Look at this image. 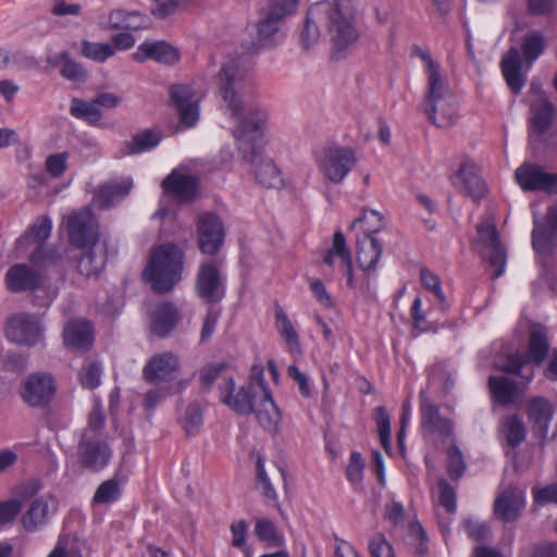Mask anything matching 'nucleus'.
I'll return each instance as SVG.
<instances>
[{
  "label": "nucleus",
  "instance_id": "6e6552de",
  "mask_svg": "<svg viewBox=\"0 0 557 557\" xmlns=\"http://www.w3.org/2000/svg\"><path fill=\"white\" fill-rule=\"evenodd\" d=\"M220 268L221 263L218 260L202 262L199 265L196 290L198 297L207 305H215L225 296V278Z\"/></svg>",
  "mask_w": 557,
  "mask_h": 557
},
{
  "label": "nucleus",
  "instance_id": "a211bd4d",
  "mask_svg": "<svg viewBox=\"0 0 557 557\" xmlns=\"http://www.w3.org/2000/svg\"><path fill=\"white\" fill-rule=\"evenodd\" d=\"M515 176L523 190H544L548 194H557V173H546L536 164H522L516 170Z\"/></svg>",
  "mask_w": 557,
  "mask_h": 557
},
{
  "label": "nucleus",
  "instance_id": "37998d69",
  "mask_svg": "<svg viewBox=\"0 0 557 557\" xmlns=\"http://www.w3.org/2000/svg\"><path fill=\"white\" fill-rule=\"evenodd\" d=\"M122 495V486L117 479L112 478L103 481L97 487L94 496L92 504L94 505H104V504H113L121 498Z\"/></svg>",
  "mask_w": 557,
  "mask_h": 557
},
{
  "label": "nucleus",
  "instance_id": "c85d7f7f",
  "mask_svg": "<svg viewBox=\"0 0 557 557\" xmlns=\"http://www.w3.org/2000/svg\"><path fill=\"white\" fill-rule=\"evenodd\" d=\"M521 57L516 48H510L503 57L500 67L504 78L510 90L518 95L524 86V78L521 73Z\"/></svg>",
  "mask_w": 557,
  "mask_h": 557
},
{
  "label": "nucleus",
  "instance_id": "a878e982",
  "mask_svg": "<svg viewBox=\"0 0 557 557\" xmlns=\"http://www.w3.org/2000/svg\"><path fill=\"white\" fill-rule=\"evenodd\" d=\"M178 368V359L171 352H163L153 356L144 367V379L149 383L166 381L173 376Z\"/></svg>",
  "mask_w": 557,
  "mask_h": 557
},
{
  "label": "nucleus",
  "instance_id": "4d7b16f0",
  "mask_svg": "<svg viewBox=\"0 0 557 557\" xmlns=\"http://www.w3.org/2000/svg\"><path fill=\"white\" fill-rule=\"evenodd\" d=\"M82 54L97 62H104L114 54V48L110 44L83 41Z\"/></svg>",
  "mask_w": 557,
  "mask_h": 557
},
{
  "label": "nucleus",
  "instance_id": "69168bd1",
  "mask_svg": "<svg viewBox=\"0 0 557 557\" xmlns=\"http://www.w3.org/2000/svg\"><path fill=\"white\" fill-rule=\"evenodd\" d=\"M247 386L250 389L258 392L260 396L271 393L264 380V368L261 363H255L251 366Z\"/></svg>",
  "mask_w": 557,
  "mask_h": 557
},
{
  "label": "nucleus",
  "instance_id": "6ab92c4d",
  "mask_svg": "<svg viewBox=\"0 0 557 557\" xmlns=\"http://www.w3.org/2000/svg\"><path fill=\"white\" fill-rule=\"evenodd\" d=\"M533 224V249L537 253H549L557 233V211H546L543 216L539 211H534Z\"/></svg>",
  "mask_w": 557,
  "mask_h": 557
},
{
  "label": "nucleus",
  "instance_id": "bb28decb",
  "mask_svg": "<svg viewBox=\"0 0 557 557\" xmlns=\"http://www.w3.org/2000/svg\"><path fill=\"white\" fill-rule=\"evenodd\" d=\"M531 127L533 132L542 135L552 126L555 116V107L541 90H536V98L531 102Z\"/></svg>",
  "mask_w": 557,
  "mask_h": 557
},
{
  "label": "nucleus",
  "instance_id": "423d86ee",
  "mask_svg": "<svg viewBox=\"0 0 557 557\" xmlns=\"http://www.w3.org/2000/svg\"><path fill=\"white\" fill-rule=\"evenodd\" d=\"M4 334L8 341L33 347L44 342V326L35 314L18 312L12 314L5 323Z\"/></svg>",
  "mask_w": 557,
  "mask_h": 557
},
{
  "label": "nucleus",
  "instance_id": "58836bf2",
  "mask_svg": "<svg viewBox=\"0 0 557 557\" xmlns=\"http://www.w3.org/2000/svg\"><path fill=\"white\" fill-rule=\"evenodd\" d=\"M405 544L413 550L418 557H425L428 554V534L419 521L408 524L404 536Z\"/></svg>",
  "mask_w": 557,
  "mask_h": 557
},
{
  "label": "nucleus",
  "instance_id": "338daca9",
  "mask_svg": "<svg viewBox=\"0 0 557 557\" xmlns=\"http://www.w3.org/2000/svg\"><path fill=\"white\" fill-rule=\"evenodd\" d=\"M257 30L258 41L264 45L267 40H270L280 30V23L265 14L257 24Z\"/></svg>",
  "mask_w": 557,
  "mask_h": 557
},
{
  "label": "nucleus",
  "instance_id": "f704fd0d",
  "mask_svg": "<svg viewBox=\"0 0 557 557\" xmlns=\"http://www.w3.org/2000/svg\"><path fill=\"white\" fill-rule=\"evenodd\" d=\"M149 18L139 11L115 9L109 13L108 23L111 29L138 30L146 28Z\"/></svg>",
  "mask_w": 557,
  "mask_h": 557
},
{
  "label": "nucleus",
  "instance_id": "a18cd8bd",
  "mask_svg": "<svg viewBox=\"0 0 557 557\" xmlns=\"http://www.w3.org/2000/svg\"><path fill=\"white\" fill-rule=\"evenodd\" d=\"M70 112L74 117L85 120L89 124H97L101 120V111L95 100L88 102L79 98H73Z\"/></svg>",
  "mask_w": 557,
  "mask_h": 557
},
{
  "label": "nucleus",
  "instance_id": "a19ab883",
  "mask_svg": "<svg viewBox=\"0 0 557 557\" xmlns=\"http://www.w3.org/2000/svg\"><path fill=\"white\" fill-rule=\"evenodd\" d=\"M549 351V343L543 331L535 330L530 333L528 352L525 355L529 362L537 366L546 359Z\"/></svg>",
  "mask_w": 557,
  "mask_h": 557
},
{
  "label": "nucleus",
  "instance_id": "1a4fd4ad",
  "mask_svg": "<svg viewBox=\"0 0 557 557\" xmlns=\"http://www.w3.org/2000/svg\"><path fill=\"white\" fill-rule=\"evenodd\" d=\"M420 429L423 438L444 443L454 435V421L441 413L440 406L423 400L420 404Z\"/></svg>",
  "mask_w": 557,
  "mask_h": 557
},
{
  "label": "nucleus",
  "instance_id": "e2e57ef3",
  "mask_svg": "<svg viewBox=\"0 0 557 557\" xmlns=\"http://www.w3.org/2000/svg\"><path fill=\"white\" fill-rule=\"evenodd\" d=\"M463 527L468 537L476 542L485 541L491 533L488 523L476 520L474 518L466 519Z\"/></svg>",
  "mask_w": 557,
  "mask_h": 557
},
{
  "label": "nucleus",
  "instance_id": "5701e85b",
  "mask_svg": "<svg viewBox=\"0 0 557 557\" xmlns=\"http://www.w3.org/2000/svg\"><path fill=\"white\" fill-rule=\"evenodd\" d=\"M525 505V494L518 487L505 488L494 503V515L504 522L516 521Z\"/></svg>",
  "mask_w": 557,
  "mask_h": 557
},
{
  "label": "nucleus",
  "instance_id": "7c9ffc66",
  "mask_svg": "<svg viewBox=\"0 0 557 557\" xmlns=\"http://www.w3.org/2000/svg\"><path fill=\"white\" fill-rule=\"evenodd\" d=\"M256 417L260 425L269 431L276 432L281 421V411L276 406L272 394L261 395L258 399V406L255 408Z\"/></svg>",
  "mask_w": 557,
  "mask_h": 557
},
{
  "label": "nucleus",
  "instance_id": "864d4df0",
  "mask_svg": "<svg viewBox=\"0 0 557 557\" xmlns=\"http://www.w3.org/2000/svg\"><path fill=\"white\" fill-rule=\"evenodd\" d=\"M363 214L361 218L355 221L366 234V237L374 236V234L379 233L385 225V216L381 211H362Z\"/></svg>",
  "mask_w": 557,
  "mask_h": 557
},
{
  "label": "nucleus",
  "instance_id": "e433bc0d",
  "mask_svg": "<svg viewBox=\"0 0 557 557\" xmlns=\"http://www.w3.org/2000/svg\"><path fill=\"white\" fill-rule=\"evenodd\" d=\"M256 488L260 492L267 506L281 509L278 495L265 471L264 458L258 454L256 461Z\"/></svg>",
  "mask_w": 557,
  "mask_h": 557
},
{
  "label": "nucleus",
  "instance_id": "bf43d9fd",
  "mask_svg": "<svg viewBox=\"0 0 557 557\" xmlns=\"http://www.w3.org/2000/svg\"><path fill=\"white\" fill-rule=\"evenodd\" d=\"M222 309L220 307H215L214 305H210L202 322V326L200 330V342H208L218 325V322L221 318Z\"/></svg>",
  "mask_w": 557,
  "mask_h": 557
},
{
  "label": "nucleus",
  "instance_id": "49530a36",
  "mask_svg": "<svg viewBox=\"0 0 557 557\" xmlns=\"http://www.w3.org/2000/svg\"><path fill=\"white\" fill-rule=\"evenodd\" d=\"M255 534L259 541L278 546L283 543V536L274 522L267 518H259L255 522Z\"/></svg>",
  "mask_w": 557,
  "mask_h": 557
},
{
  "label": "nucleus",
  "instance_id": "13d9d810",
  "mask_svg": "<svg viewBox=\"0 0 557 557\" xmlns=\"http://www.w3.org/2000/svg\"><path fill=\"white\" fill-rule=\"evenodd\" d=\"M60 258L58 251L53 248H48L45 245H37L29 256V261L35 267L45 268L57 262Z\"/></svg>",
  "mask_w": 557,
  "mask_h": 557
},
{
  "label": "nucleus",
  "instance_id": "cd10ccee",
  "mask_svg": "<svg viewBox=\"0 0 557 557\" xmlns=\"http://www.w3.org/2000/svg\"><path fill=\"white\" fill-rule=\"evenodd\" d=\"M132 187V178L110 181L108 183L101 184L97 188L94 199L100 207L116 206L121 200L128 196Z\"/></svg>",
  "mask_w": 557,
  "mask_h": 557
},
{
  "label": "nucleus",
  "instance_id": "dca6fc26",
  "mask_svg": "<svg viewBox=\"0 0 557 557\" xmlns=\"http://www.w3.org/2000/svg\"><path fill=\"white\" fill-rule=\"evenodd\" d=\"M336 259L339 261V267L343 271V274L346 276L347 286L351 289H358L364 293L367 288L358 286L357 282L355 281L351 252L347 246L345 235L341 230L334 233L332 246L323 256V263L329 267H333Z\"/></svg>",
  "mask_w": 557,
  "mask_h": 557
},
{
  "label": "nucleus",
  "instance_id": "ddd939ff",
  "mask_svg": "<svg viewBox=\"0 0 557 557\" xmlns=\"http://www.w3.org/2000/svg\"><path fill=\"white\" fill-rule=\"evenodd\" d=\"M54 377L49 373H32L21 387L22 399L30 407L42 408L51 403L55 395Z\"/></svg>",
  "mask_w": 557,
  "mask_h": 557
},
{
  "label": "nucleus",
  "instance_id": "20e7f679",
  "mask_svg": "<svg viewBox=\"0 0 557 557\" xmlns=\"http://www.w3.org/2000/svg\"><path fill=\"white\" fill-rule=\"evenodd\" d=\"M327 12L324 24L327 26L332 44L331 57L339 60L344 58L359 39L356 27V7L354 0L324 1Z\"/></svg>",
  "mask_w": 557,
  "mask_h": 557
},
{
  "label": "nucleus",
  "instance_id": "9b49d317",
  "mask_svg": "<svg viewBox=\"0 0 557 557\" xmlns=\"http://www.w3.org/2000/svg\"><path fill=\"white\" fill-rule=\"evenodd\" d=\"M77 458L83 468L91 472H100L110 463L112 449L103 438L88 436L86 432L78 443Z\"/></svg>",
  "mask_w": 557,
  "mask_h": 557
},
{
  "label": "nucleus",
  "instance_id": "f257e3e1",
  "mask_svg": "<svg viewBox=\"0 0 557 557\" xmlns=\"http://www.w3.org/2000/svg\"><path fill=\"white\" fill-rule=\"evenodd\" d=\"M218 78L220 90L231 115L238 120L233 131L238 151L243 159L250 163V171L258 184L267 188H280L283 186L281 171L272 159L262 154L267 113L259 107H246L236 95L244 78L237 60L226 61L222 65Z\"/></svg>",
  "mask_w": 557,
  "mask_h": 557
},
{
  "label": "nucleus",
  "instance_id": "f8f14e48",
  "mask_svg": "<svg viewBox=\"0 0 557 557\" xmlns=\"http://www.w3.org/2000/svg\"><path fill=\"white\" fill-rule=\"evenodd\" d=\"M356 158L352 150L344 147H327L319 159L320 170L333 183H341L355 166Z\"/></svg>",
  "mask_w": 557,
  "mask_h": 557
},
{
  "label": "nucleus",
  "instance_id": "c9c22d12",
  "mask_svg": "<svg viewBox=\"0 0 557 557\" xmlns=\"http://www.w3.org/2000/svg\"><path fill=\"white\" fill-rule=\"evenodd\" d=\"M274 318L275 327L288 347V351L290 354H299L301 351L299 335L287 313L280 305L275 308Z\"/></svg>",
  "mask_w": 557,
  "mask_h": 557
},
{
  "label": "nucleus",
  "instance_id": "6e6d98bb",
  "mask_svg": "<svg viewBox=\"0 0 557 557\" xmlns=\"http://www.w3.org/2000/svg\"><path fill=\"white\" fill-rule=\"evenodd\" d=\"M364 469L366 461L361 453L356 450L351 451L345 469V476L347 481L352 485L361 484Z\"/></svg>",
  "mask_w": 557,
  "mask_h": 557
},
{
  "label": "nucleus",
  "instance_id": "0e129e2a",
  "mask_svg": "<svg viewBox=\"0 0 557 557\" xmlns=\"http://www.w3.org/2000/svg\"><path fill=\"white\" fill-rule=\"evenodd\" d=\"M524 3L531 16H550L557 10V0H524Z\"/></svg>",
  "mask_w": 557,
  "mask_h": 557
},
{
  "label": "nucleus",
  "instance_id": "39448f33",
  "mask_svg": "<svg viewBox=\"0 0 557 557\" xmlns=\"http://www.w3.org/2000/svg\"><path fill=\"white\" fill-rule=\"evenodd\" d=\"M183 257V251L177 245H160L152 251L143 277L151 284L154 292H170L181 280Z\"/></svg>",
  "mask_w": 557,
  "mask_h": 557
},
{
  "label": "nucleus",
  "instance_id": "774afa93",
  "mask_svg": "<svg viewBox=\"0 0 557 557\" xmlns=\"http://www.w3.org/2000/svg\"><path fill=\"white\" fill-rule=\"evenodd\" d=\"M22 502L8 499L0 502V525L12 522L22 510Z\"/></svg>",
  "mask_w": 557,
  "mask_h": 557
},
{
  "label": "nucleus",
  "instance_id": "393cba45",
  "mask_svg": "<svg viewBox=\"0 0 557 557\" xmlns=\"http://www.w3.org/2000/svg\"><path fill=\"white\" fill-rule=\"evenodd\" d=\"M64 345L73 350H88L94 343V327L87 320L70 321L63 330Z\"/></svg>",
  "mask_w": 557,
  "mask_h": 557
},
{
  "label": "nucleus",
  "instance_id": "0eeeda50",
  "mask_svg": "<svg viewBox=\"0 0 557 557\" xmlns=\"http://www.w3.org/2000/svg\"><path fill=\"white\" fill-rule=\"evenodd\" d=\"M476 239L475 245L488 249V264L494 268L493 278L500 277L507 265V250L502 244L496 222L493 218H486L476 224Z\"/></svg>",
  "mask_w": 557,
  "mask_h": 557
},
{
  "label": "nucleus",
  "instance_id": "2eb2a0df",
  "mask_svg": "<svg viewBox=\"0 0 557 557\" xmlns=\"http://www.w3.org/2000/svg\"><path fill=\"white\" fill-rule=\"evenodd\" d=\"M161 187L165 195L175 199L180 205H188L199 195L198 178L177 169L163 178Z\"/></svg>",
  "mask_w": 557,
  "mask_h": 557
},
{
  "label": "nucleus",
  "instance_id": "9d476101",
  "mask_svg": "<svg viewBox=\"0 0 557 557\" xmlns=\"http://www.w3.org/2000/svg\"><path fill=\"white\" fill-rule=\"evenodd\" d=\"M225 242V228L222 220L213 211L199 215L197 221V244L201 253L213 257L219 253Z\"/></svg>",
  "mask_w": 557,
  "mask_h": 557
},
{
  "label": "nucleus",
  "instance_id": "412c9836",
  "mask_svg": "<svg viewBox=\"0 0 557 557\" xmlns=\"http://www.w3.org/2000/svg\"><path fill=\"white\" fill-rule=\"evenodd\" d=\"M4 283L11 293L34 292L42 284L41 275L25 263L9 268Z\"/></svg>",
  "mask_w": 557,
  "mask_h": 557
},
{
  "label": "nucleus",
  "instance_id": "3c124183",
  "mask_svg": "<svg viewBox=\"0 0 557 557\" xmlns=\"http://www.w3.org/2000/svg\"><path fill=\"white\" fill-rule=\"evenodd\" d=\"M182 424L187 435L194 436L199 433L203 424V411L199 404L191 403L187 406Z\"/></svg>",
  "mask_w": 557,
  "mask_h": 557
},
{
  "label": "nucleus",
  "instance_id": "de8ad7c7",
  "mask_svg": "<svg viewBox=\"0 0 557 557\" xmlns=\"http://www.w3.org/2000/svg\"><path fill=\"white\" fill-rule=\"evenodd\" d=\"M52 221L48 215H40L26 231L23 240H32L37 245H45V240L50 236Z\"/></svg>",
  "mask_w": 557,
  "mask_h": 557
},
{
  "label": "nucleus",
  "instance_id": "7ed1b4c3",
  "mask_svg": "<svg viewBox=\"0 0 557 557\" xmlns=\"http://www.w3.org/2000/svg\"><path fill=\"white\" fill-rule=\"evenodd\" d=\"M416 54L426 67L428 87L421 102V111L438 128L455 125L458 120L457 101L447 78L442 73L441 64L420 48L416 49Z\"/></svg>",
  "mask_w": 557,
  "mask_h": 557
},
{
  "label": "nucleus",
  "instance_id": "5fc2aeb1",
  "mask_svg": "<svg viewBox=\"0 0 557 557\" xmlns=\"http://www.w3.org/2000/svg\"><path fill=\"white\" fill-rule=\"evenodd\" d=\"M446 471L453 481L459 480L466 470V462L460 448L456 445L448 447L446 451Z\"/></svg>",
  "mask_w": 557,
  "mask_h": 557
},
{
  "label": "nucleus",
  "instance_id": "b1692460",
  "mask_svg": "<svg viewBox=\"0 0 557 557\" xmlns=\"http://www.w3.org/2000/svg\"><path fill=\"white\" fill-rule=\"evenodd\" d=\"M170 96L178 111L181 122L186 127L194 126L199 117V109L197 101L194 100L193 89L186 85H173Z\"/></svg>",
  "mask_w": 557,
  "mask_h": 557
},
{
  "label": "nucleus",
  "instance_id": "8fccbe9b",
  "mask_svg": "<svg viewBox=\"0 0 557 557\" xmlns=\"http://www.w3.org/2000/svg\"><path fill=\"white\" fill-rule=\"evenodd\" d=\"M101 375L100 362L88 360L78 372V381L83 388L94 391L100 385Z\"/></svg>",
  "mask_w": 557,
  "mask_h": 557
},
{
  "label": "nucleus",
  "instance_id": "c756f323",
  "mask_svg": "<svg viewBox=\"0 0 557 557\" xmlns=\"http://www.w3.org/2000/svg\"><path fill=\"white\" fill-rule=\"evenodd\" d=\"M527 410L534 430L542 436H546L554 416L552 404L544 397H534L529 400Z\"/></svg>",
  "mask_w": 557,
  "mask_h": 557
},
{
  "label": "nucleus",
  "instance_id": "f3484780",
  "mask_svg": "<svg viewBox=\"0 0 557 557\" xmlns=\"http://www.w3.org/2000/svg\"><path fill=\"white\" fill-rule=\"evenodd\" d=\"M221 401L242 416H249L255 411V404L260 397L258 392L250 389L247 385L238 389L235 387L233 377H230L220 386Z\"/></svg>",
  "mask_w": 557,
  "mask_h": 557
},
{
  "label": "nucleus",
  "instance_id": "aec40b11",
  "mask_svg": "<svg viewBox=\"0 0 557 557\" xmlns=\"http://www.w3.org/2000/svg\"><path fill=\"white\" fill-rule=\"evenodd\" d=\"M327 5L325 2L313 3L307 11L304 27L299 35L301 48L310 51L321 41L320 25L324 24Z\"/></svg>",
  "mask_w": 557,
  "mask_h": 557
},
{
  "label": "nucleus",
  "instance_id": "052dcab7",
  "mask_svg": "<svg viewBox=\"0 0 557 557\" xmlns=\"http://www.w3.org/2000/svg\"><path fill=\"white\" fill-rule=\"evenodd\" d=\"M368 549L371 557H395L392 544L382 533H377L369 540Z\"/></svg>",
  "mask_w": 557,
  "mask_h": 557
},
{
  "label": "nucleus",
  "instance_id": "4468645a",
  "mask_svg": "<svg viewBox=\"0 0 557 557\" xmlns=\"http://www.w3.org/2000/svg\"><path fill=\"white\" fill-rule=\"evenodd\" d=\"M454 185L465 195L473 199L474 205L487 195V186L479 175L478 168L473 160L463 156L457 171L455 172Z\"/></svg>",
  "mask_w": 557,
  "mask_h": 557
},
{
  "label": "nucleus",
  "instance_id": "79ce46f5",
  "mask_svg": "<svg viewBox=\"0 0 557 557\" xmlns=\"http://www.w3.org/2000/svg\"><path fill=\"white\" fill-rule=\"evenodd\" d=\"M420 282L428 292L433 294L442 310L445 311L449 308V304L442 288V281L436 273L422 267L420 269Z\"/></svg>",
  "mask_w": 557,
  "mask_h": 557
},
{
  "label": "nucleus",
  "instance_id": "c03bdc74",
  "mask_svg": "<svg viewBox=\"0 0 557 557\" xmlns=\"http://www.w3.org/2000/svg\"><path fill=\"white\" fill-rule=\"evenodd\" d=\"M502 430L507 444L511 447H517L524 441V424L517 414L505 417L502 422Z\"/></svg>",
  "mask_w": 557,
  "mask_h": 557
},
{
  "label": "nucleus",
  "instance_id": "f03ea898",
  "mask_svg": "<svg viewBox=\"0 0 557 557\" xmlns=\"http://www.w3.org/2000/svg\"><path fill=\"white\" fill-rule=\"evenodd\" d=\"M92 212L73 211L65 222L70 244L78 249H86L77 269L87 277L100 274L108 260L117 253L116 247L109 240H100L99 225Z\"/></svg>",
  "mask_w": 557,
  "mask_h": 557
},
{
  "label": "nucleus",
  "instance_id": "72a5a7b5",
  "mask_svg": "<svg viewBox=\"0 0 557 557\" xmlns=\"http://www.w3.org/2000/svg\"><path fill=\"white\" fill-rule=\"evenodd\" d=\"M487 385L492 400L498 405L512 404L518 396L517 383L506 376L490 375Z\"/></svg>",
  "mask_w": 557,
  "mask_h": 557
},
{
  "label": "nucleus",
  "instance_id": "680f3d73",
  "mask_svg": "<svg viewBox=\"0 0 557 557\" xmlns=\"http://www.w3.org/2000/svg\"><path fill=\"white\" fill-rule=\"evenodd\" d=\"M438 503L448 512L456 511V492L446 479H440L438 483Z\"/></svg>",
  "mask_w": 557,
  "mask_h": 557
},
{
  "label": "nucleus",
  "instance_id": "ea45409f",
  "mask_svg": "<svg viewBox=\"0 0 557 557\" xmlns=\"http://www.w3.org/2000/svg\"><path fill=\"white\" fill-rule=\"evenodd\" d=\"M161 140V135L154 129H145L124 143L125 153L135 154L154 148Z\"/></svg>",
  "mask_w": 557,
  "mask_h": 557
},
{
  "label": "nucleus",
  "instance_id": "473e14b6",
  "mask_svg": "<svg viewBox=\"0 0 557 557\" xmlns=\"http://www.w3.org/2000/svg\"><path fill=\"white\" fill-rule=\"evenodd\" d=\"M382 252L383 247L374 236L364 237L358 244V267L367 273L374 271L381 259Z\"/></svg>",
  "mask_w": 557,
  "mask_h": 557
},
{
  "label": "nucleus",
  "instance_id": "09e8293b",
  "mask_svg": "<svg viewBox=\"0 0 557 557\" xmlns=\"http://www.w3.org/2000/svg\"><path fill=\"white\" fill-rule=\"evenodd\" d=\"M521 48L525 63L531 65L544 52V36L539 32L525 35Z\"/></svg>",
  "mask_w": 557,
  "mask_h": 557
},
{
  "label": "nucleus",
  "instance_id": "4c0bfd02",
  "mask_svg": "<svg viewBox=\"0 0 557 557\" xmlns=\"http://www.w3.org/2000/svg\"><path fill=\"white\" fill-rule=\"evenodd\" d=\"M50 503L54 504L52 496L36 498L27 512L23 516V525L27 531H34L38 525L47 521Z\"/></svg>",
  "mask_w": 557,
  "mask_h": 557
},
{
  "label": "nucleus",
  "instance_id": "603ef678",
  "mask_svg": "<svg viewBox=\"0 0 557 557\" xmlns=\"http://www.w3.org/2000/svg\"><path fill=\"white\" fill-rule=\"evenodd\" d=\"M58 60L62 62L61 75L71 82H85L87 73L82 64L75 62L66 51L58 55Z\"/></svg>",
  "mask_w": 557,
  "mask_h": 557
},
{
  "label": "nucleus",
  "instance_id": "4be33fe9",
  "mask_svg": "<svg viewBox=\"0 0 557 557\" xmlns=\"http://www.w3.org/2000/svg\"><path fill=\"white\" fill-rule=\"evenodd\" d=\"M180 58V50L164 40L145 41L134 53V60L139 63L150 59L164 65H173Z\"/></svg>",
  "mask_w": 557,
  "mask_h": 557
},
{
  "label": "nucleus",
  "instance_id": "2f4dec72",
  "mask_svg": "<svg viewBox=\"0 0 557 557\" xmlns=\"http://www.w3.org/2000/svg\"><path fill=\"white\" fill-rule=\"evenodd\" d=\"M178 320L177 309L172 304L164 302L157 308L153 314L151 332L159 337H165L173 331Z\"/></svg>",
  "mask_w": 557,
  "mask_h": 557
}]
</instances>
